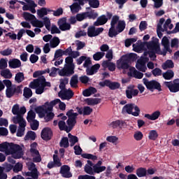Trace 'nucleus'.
Here are the masks:
<instances>
[{"mask_svg":"<svg viewBox=\"0 0 179 179\" xmlns=\"http://www.w3.org/2000/svg\"><path fill=\"white\" fill-rule=\"evenodd\" d=\"M59 104V110H62V111H65V109L66 108V105L65 103L61 101V99H56L53 101H51L50 102H45L44 105L41 106H38L35 108V111L36 114H38L39 118H43L45 116V113L47 111H52L54 108L55 106H57V104Z\"/></svg>","mask_w":179,"mask_h":179,"instance_id":"1","label":"nucleus"},{"mask_svg":"<svg viewBox=\"0 0 179 179\" xmlns=\"http://www.w3.org/2000/svg\"><path fill=\"white\" fill-rule=\"evenodd\" d=\"M122 114H129L134 117H138L141 108L134 103H127L122 109Z\"/></svg>","mask_w":179,"mask_h":179,"instance_id":"2","label":"nucleus"},{"mask_svg":"<svg viewBox=\"0 0 179 179\" xmlns=\"http://www.w3.org/2000/svg\"><path fill=\"white\" fill-rule=\"evenodd\" d=\"M66 115L68 117L66 120L67 127L69 129V132H71L76 125V118L79 114L78 113H74L73 109H71L66 113Z\"/></svg>","mask_w":179,"mask_h":179,"instance_id":"3","label":"nucleus"},{"mask_svg":"<svg viewBox=\"0 0 179 179\" xmlns=\"http://www.w3.org/2000/svg\"><path fill=\"white\" fill-rule=\"evenodd\" d=\"M126 26L127 24L124 20H120L116 27H113V29H109L108 34V37H110V38H113V37H117V36H118L120 33H122V31L125 30Z\"/></svg>","mask_w":179,"mask_h":179,"instance_id":"4","label":"nucleus"},{"mask_svg":"<svg viewBox=\"0 0 179 179\" xmlns=\"http://www.w3.org/2000/svg\"><path fill=\"white\" fill-rule=\"evenodd\" d=\"M8 154L13 155L14 159H20L23 156V148L17 144L10 143L8 148Z\"/></svg>","mask_w":179,"mask_h":179,"instance_id":"5","label":"nucleus"},{"mask_svg":"<svg viewBox=\"0 0 179 179\" xmlns=\"http://www.w3.org/2000/svg\"><path fill=\"white\" fill-rule=\"evenodd\" d=\"M143 82L148 90H150V92H153V90L162 92V85L156 80H152L149 81V80H148L147 78H143Z\"/></svg>","mask_w":179,"mask_h":179,"instance_id":"6","label":"nucleus"},{"mask_svg":"<svg viewBox=\"0 0 179 179\" xmlns=\"http://www.w3.org/2000/svg\"><path fill=\"white\" fill-rule=\"evenodd\" d=\"M164 85L168 87L171 93H177L179 92V78H176L173 81H165Z\"/></svg>","mask_w":179,"mask_h":179,"instance_id":"7","label":"nucleus"},{"mask_svg":"<svg viewBox=\"0 0 179 179\" xmlns=\"http://www.w3.org/2000/svg\"><path fill=\"white\" fill-rule=\"evenodd\" d=\"M101 87H109L110 90H117L121 87V84L118 82H113L110 80H105L104 81L99 82V83Z\"/></svg>","mask_w":179,"mask_h":179,"instance_id":"8","label":"nucleus"},{"mask_svg":"<svg viewBox=\"0 0 179 179\" xmlns=\"http://www.w3.org/2000/svg\"><path fill=\"white\" fill-rule=\"evenodd\" d=\"M75 73V66L65 65L64 67L59 71V76H71Z\"/></svg>","mask_w":179,"mask_h":179,"instance_id":"9","label":"nucleus"},{"mask_svg":"<svg viewBox=\"0 0 179 179\" xmlns=\"http://www.w3.org/2000/svg\"><path fill=\"white\" fill-rule=\"evenodd\" d=\"M74 93L73 91L71 89H66L63 91H60L58 93L59 97L62 99V100H71L73 97Z\"/></svg>","mask_w":179,"mask_h":179,"instance_id":"10","label":"nucleus"},{"mask_svg":"<svg viewBox=\"0 0 179 179\" xmlns=\"http://www.w3.org/2000/svg\"><path fill=\"white\" fill-rule=\"evenodd\" d=\"M150 48L151 50H155L156 54H157L158 55H164V57L167 55V52H171V49H170V50H167V49L164 48V50L162 51V49H160V45H159V43L157 41V43H151L150 45Z\"/></svg>","mask_w":179,"mask_h":179,"instance_id":"11","label":"nucleus"},{"mask_svg":"<svg viewBox=\"0 0 179 179\" xmlns=\"http://www.w3.org/2000/svg\"><path fill=\"white\" fill-rule=\"evenodd\" d=\"M148 60L149 59L148 57H143L138 59L136 64V69L141 72H146V69H148L146 67V62H148Z\"/></svg>","mask_w":179,"mask_h":179,"instance_id":"12","label":"nucleus"},{"mask_svg":"<svg viewBox=\"0 0 179 179\" xmlns=\"http://www.w3.org/2000/svg\"><path fill=\"white\" fill-rule=\"evenodd\" d=\"M57 24L62 31L71 30V24L66 22V17L60 18L57 22Z\"/></svg>","mask_w":179,"mask_h":179,"instance_id":"13","label":"nucleus"},{"mask_svg":"<svg viewBox=\"0 0 179 179\" xmlns=\"http://www.w3.org/2000/svg\"><path fill=\"white\" fill-rule=\"evenodd\" d=\"M117 69H129L131 64L128 60L122 56L120 59L117 62Z\"/></svg>","mask_w":179,"mask_h":179,"instance_id":"14","label":"nucleus"},{"mask_svg":"<svg viewBox=\"0 0 179 179\" xmlns=\"http://www.w3.org/2000/svg\"><path fill=\"white\" fill-rule=\"evenodd\" d=\"M41 137L43 141H50L52 138V130L49 127H45L42 129L41 133Z\"/></svg>","mask_w":179,"mask_h":179,"instance_id":"15","label":"nucleus"},{"mask_svg":"<svg viewBox=\"0 0 179 179\" xmlns=\"http://www.w3.org/2000/svg\"><path fill=\"white\" fill-rule=\"evenodd\" d=\"M60 174L64 178H71L72 173H71V167L68 165H64L60 169Z\"/></svg>","mask_w":179,"mask_h":179,"instance_id":"16","label":"nucleus"},{"mask_svg":"<svg viewBox=\"0 0 179 179\" xmlns=\"http://www.w3.org/2000/svg\"><path fill=\"white\" fill-rule=\"evenodd\" d=\"M157 44V41H150V42H145V44L147 45V48L148 50H149L148 52H147V54H148L150 58H152V61H155L156 59V58H157V56L156 55V50L155 49H151L150 45V44Z\"/></svg>","mask_w":179,"mask_h":179,"instance_id":"17","label":"nucleus"},{"mask_svg":"<svg viewBox=\"0 0 179 179\" xmlns=\"http://www.w3.org/2000/svg\"><path fill=\"white\" fill-rule=\"evenodd\" d=\"M94 164L90 160L87 161V164L85 165L84 171L87 173V174H90V176H94Z\"/></svg>","mask_w":179,"mask_h":179,"instance_id":"18","label":"nucleus"},{"mask_svg":"<svg viewBox=\"0 0 179 179\" xmlns=\"http://www.w3.org/2000/svg\"><path fill=\"white\" fill-rule=\"evenodd\" d=\"M103 164V162L98 161V162L94 164V174H100V173H103V171H106V169H107L105 166H101Z\"/></svg>","mask_w":179,"mask_h":179,"instance_id":"19","label":"nucleus"},{"mask_svg":"<svg viewBox=\"0 0 179 179\" xmlns=\"http://www.w3.org/2000/svg\"><path fill=\"white\" fill-rule=\"evenodd\" d=\"M14 124H19L20 127L26 128V120L23 118V116L20 114L17 115L13 119Z\"/></svg>","mask_w":179,"mask_h":179,"instance_id":"20","label":"nucleus"},{"mask_svg":"<svg viewBox=\"0 0 179 179\" xmlns=\"http://www.w3.org/2000/svg\"><path fill=\"white\" fill-rule=\"evenodd\" d=\"M8 66L10 69H16L22 66V62L19 59H10L8 61Z\"/></svg>","mask_w":179,"mask_h":179,"instance_id":"21","label":"nucleus"},{"mask_svg":"<svg viewBox=\"0 0 179 179\" xmlns=\"http://www.w3.org/2000/svg\"><path fill=\"white\" fill-rule=\"evenodd\" d=\"M99 69H100V64H96L91 67H88L86 69V73L87 75L92 76L94 75V73H97V72H99Z\"/></svg>","mask_w":179,"mask_h":179,"instance_id":"22","label":"nucleus"},{"mask_svg":"<svg viewBox=\"0 0 179 179\" xmlns=\"http://www.w3.org/2000/svg\"><path fill=\"white\" fill-rule=\"evenodd\" d=\"M129 71L130 73L129 74V76H132L136 79H142V78H143V73L138 71L135 67H131Z\"/></svg>","mask_w":179,"mask_h":179,"instance_id":"23","label":"nucleus"},{"mask_svg":"<svg viewBox=\"0 0 179 179\" xmlns=\"http://www.w3.org/2000/svg\"><path fill=\"white\" fill-rule=\"evenodd\" d=\"M108 22V18L106 16V15H102L99 16L96 21L94 22V26H103V24H106Z\"/></svg>","mask_w":179,"mask_h":179,"instance_id":"24","label":"nucleus"},{"mask_svg":"<svg viewBox=\"0 0 179 179\" xmlns=\"http://www.w3.org/2000/svg\"><path fill=\"white\" fill-rule=\"evenodd\" d=\"M160 111L157 110L154 113H152V115L150 114H145L144 115L145 118H147L148 120H150V121H156V120H157L159 118V117H160Z\"/></svg>","mask_w":179,"mask_h":179,"instance_id":"25","label":"nucleus"},{"mask_svg":"<svg viewBox=\"0 0 179 179\" xmlns=\"http://www.w3.org/2000/svg\"><path fill=\"white\" fill-rule=\"evenodd\" d=\"M122 57H124L130 64H132V62H135L138 59V55H136V53H130L129 55H123Z\"/></svg>","mask_w":179,"mask_h":179,"instance_id":"26","label":"nucleus"},{"mask_svg":"<svg viewBox=\"0 0 179 179\" xmlns=\"http://www.w3.org/2000/svg\"><path fill=\"white\" fill-rule=\"evenodd\" d=\"M94 93H97V90L95 87H90L83 92V95L85 97H89L92 96V94H94Z\"/></svg>","mask_w":179,"mask_h":179,"instance_id":"27","label":"nucleus"},{"mask_svg":"<svg viewBox=\"0 0 179 179\" xmlns=\"http://www.w3.org/2000/svg\"><path fill=\"white\" fill-rule=\"evenodd\" d=\"M85 101L87 102V106H96L101 103V99L99 98H87Z\"/></svg>","mask_w":179,"mask_h":179,"instance_id":"28","label":"nucleus"},{"mask_svg":"<svg viewBox=\"0 0 179 179\" xmlns=\"http://www.w3.org/2000/svg\"><path fill=\"white\" fill-rule=\"evenodd\" d=\"M162 68L164 69V71L167 69H173V68H174V62H173V60L171 59H168L164 64H162Z\"/></svg>","mask_w":179,"mask_h":179,"instance_id":"29","label":"nucleus"},{"mask_svg":"<svg viewBox=\"0 0 179 179\" xmlns=\"http://www.w3.org/2000/svg\"><path fill=\"white\" fill-rule=\"evenodd\" d=\"M1 76L2 78H4V79H12V73L10 72V70L9 69H6L4 70H1L0 72Z\"/></svg>","mask_w":179,"mask_h":179,"instance_id":"30","label":"nucleus"},{"mask_svg":"<svg viewBox=\"0 0 179 179\" xmlns=\"http://www.w3.org/2000/svg\"><path fill=\"white\" fill-rule=\"evenodd\" d=\"M124 122L122 120H115L110 123V127L115 129L120 128V129L124 127Z\"/></svg>","mask_w":179,"mask_h":179,"instance_id":"31","label":"nucleus"},{"mask_svg":"<svg viewBox=\"0 0 179 179\" xmlns=\"http://www.w3.org/2000/svg\"><path fill=\"white\" fill-rule=\"evenodd\" d=\"M162 76L165 80H171L174 78V71L167 70L165 73H163Z\"/></svg>","mask_w":179,"mask_h":179,"instance_id":"32","label":"nucleus"},{"mask_svg":"<svg viewBox=\"0 0 179 179\" xmlns=\"http://www.w3.org/2000/svg\"><path fill=\"white\" fill-rule=\"evenodd\" d=\"M70 9L71 13L73 15H75V13H78L80 9H82V7L80 5H79V3H73L72 5L70 6Z\"/></svg>","mask_w":179,"mask_h":179,"instance_id":"33","label":"nucleus"},{"mask_svg":"<svg viewBox=\"0 0 179 179\" xmlns=\"http://www.w3.org/2000/svg\"><path fill=\"white\" fill-rule=\"evenodd\" d=\"M68 137L70 142V146L72 148V146H75V144L78 143L79 142V138L76 136L72 135L71 133L68 134Z\"/></svg>","mask_w":179,"mask_h":179,"instance_id":"34","label":"nucleus"},{"mask_svg":"<svg viewBox=\"0 0 179 179\" xmlns=\"http://www.w3.org/2000/svg\"><path fill=\"white\" fill-rule=\"evenodd\" d=\"M78 83H79V80H78V75L75 74L71 78L70 86L71 87H73L74 89H76L77 87H78Z\"/></svg>","mask_w":179,"mask_h":179,"instance_id":"35","label":"nucleus"},{"mask_svg":"<svg viewBox=\"0 0 179 179\" xmlns=\"http://www.w3.org/2000/svg\"><path fill=\"white\" fill-rule=\"evenodd\" d=\"M58 127L60 131H65L67 134H69V130L66 123H65V121L59 120L58 122Z\"/></svg>","mask_w":179,"mask_h":179,"instance_id":"36","label":"nucleus"},{"mask_svg":"<svg viewBox=\"0 0 179 179\" xmlns=\"http://www.w3.org/2000/svg\"><path fill=\"white\" fill-rule=\"evenodd\" d=\"M162 45L166 51H170V41L167 36H164L162 40Z\"/></svg>","mask_w":179,"mask_h":179,"instance_id":"37","label":"nucleus"},{"mask_svg":"<svg viewBox=\"0 0 179 179\" xmlns=\"http://www.w3.org/2000/svg\"><path fill=\"white\" fill-rule=\"evenodd\" d=\"M136 174L139 178L146 177V176H147L146 168L140 167V168L137 169L136 171Z\"/></svg>","mask_w":179,"mask_h":179,"instance_id":"38","label":"nucleus"},{"mask_svg":"<svg viewBox=\"0 0 179 179\" xmlns=\"http://www.w3.org/2000/svg\"><path fill=\"white\" fill-rule=\"evenodd\" d=\"M69 82V79L66 78L60 80V84L59 85V87L61 90V92L66 90V85H68Z\"/></svg>","mask_w":179,"mask_h":179,"instance_id":"39","label":"nucleus"},{"mask_svg":"<svg viewBox=\"0 0 179 179\" xmlns=\"http://www.w3.org/2000/svg\"><path fill=\"white\" fill-rule=\"evenodd\" d=\"M27 120L28 122L31 123L32 121L36 120V113L33 110H30L27 116Z\"/></svg>","mask_w":179,"mask_h":179,"instance_id":"40","label":"nucleus"},{"mask_svg":"<svg viewBox=\"0 0 179 179\" xmlns=\"http://www.w3.org/2000/svg\"><path fill=\"white\" fill-rule=\"evenodd\" d=\"M60 148H64L65 149H67V148H69V140L68 139V137H63L59 143Z\"/></svg>","mask_w":179,"mask_h":179,"instance_id":"41","label":"nucleus"},{"mask_svg":"<svg viewBox=\"0 0 179 179\" xmlns=\"http://www.w3.org/2000/svg\"><path fill=\"white\" fill-rule=\"evenodd\" d=\"M139 94V90H135L133 91H126V97L131 99L133 97H136Z\"/></svg>","mask_w":179,"mask_h":179,"instance_id":"42","label":"nucleus"},{"mask_svg":"<svg viewBox=\"0 0 179 179\" xmlns=\"http://www.w3.org/2000/svg\"><path fill=\"white\" fill-rule=\"evenodd\" d=\"M36 132L33 131H29L27 133V135L24 136V140L28 141V139H31V141H36Z\"/></svg>","mask_w":179,"mask_h":179,"instance_id":"43","label":"nucleus"},{"mask_svg":"<svg viewBox=\"0 0 179 179\" xmlns=\"http://www.w3.org/2000/svg\"><path fill=\"white\" fill-rule=\"evenodd\" d=\"M15 80L17 83H22L24 80V73L18 72L15 74Z\"/></svg>","mask_w":179,"mask_h":179,"instance_id":"44","label":"nucleus"},{"mask_svg":"<svg viewBox=\"0 0 179 179\" xmlns=\"http://www.w3.org/2000/svg\"><path fill=\"white\" fill-rule=\"evenodd\" d=\"M9 146L10 143L8 142H3L0 144V152H6V153H9Z\"/></svg>","mask_w":179,"mask_h":179,"instance_id":"45","label":"nucleus"},{"mask_svg":"<svg viewBox=\"0 0 179 179\" xmlns=\"http://www.w3.org/2000/svg\"><path fill=\"white\" fill-rule=\"evenodd\" d=\"M120 21V16L118 15H114L112 17L111 22H110V28L109 30H114V27H115V24L118 23Z\"/></svg>","mask_w":179,"mask_h":179,"instance_id":"46","label":"nucleus"},{"mask_svg":"<svg viewBox=\"0 0 179 179\" xmlns=\"http://www.w3.org/2000/svg\"><path fill=\"white\" fill-rule=\"evenodd\" d=\"M31 24L33 27H38L39 29L44 27V23L43 22V21L36 19H35V20H32L31 22Z\"/></svg>","mask_w":179,"mask_h":179,"instance_id":"47","label":"nucleus"},{"mask_svg":"<svg viewBox=\"0 0 179 179\" xmlns=\"http://www.w3.org/2000/svg\"><path fill=\"white\" fill-rule=\"evenodd\" d=\"M59 38L55 36L52 38V39L50 41V47L51 48H55L59 45Z\"/></svg>","mask_w":179,"mask_h":179,"instance_id":"48","label":"nucleus"},{"mask_svg":"<svg viewBox=\"0 0 179 179\" xmlns=\"http://www.w3.org/2000/svg\"><path fill=\"white\" fill-rule=\"evenodd\" d=\"M54 117H55V115L54 114V113L50 110H48L43 117L45 118V122H49V121H51V120H53Z\"/></svg>","mask_w":179,"mask_h":179,"instance_id":"49","label":"nucleus"},{"mask_svg":"<svg viewBox=\"0 0 179 179\" xmlns=\"http://www.w3.org/2000/svg\"><path fill=\"white\" fill-rule=\"evenodd\" d=\"M23 96H24V97H25V99H30V97H31V96H33V92L31 91V90L30 88L25 87L24 88Z\"/></svg>","mask_w":179,"mask_h":179,"instance_id":"50","label":"nucleus"},{"mask_svg":"<svg viewBox=\"0 0 179 179\" xmlns=\"http://www.w3.org/2000/svg\"><path fill=\"white\" fill-rule=\"evenodd\" d=\"M15 95L14 86L13 85L10 88H7L6 90V96L8 99H10V97H13Z\"/></svg>","mask_w":179,"mask_h":179,"instance_id":"51","label":"nucleus"},{"mask_svg":"<svg viewBox=\"0 0 179 179\" xmlns=\"http://www.w3.org/2000/svg\"><path fill=\"white\" fill-rule=\"evenodd\" d=\"M159 137V134H157V131L151 130L149 133L148 138L150 141H156Z\"/></svg>","mask_w":179,"mask_h":179,"instance_id":"52","label":"nucleus"},{"mask_svg":"<svg viewBox=\"0 0 179 179\" xmlns=\"http://www.w3.org/2000/svg\"><path fill=\"white\" fill-rule=\"evenodd\" d=\"M25 2L29 3L30 5V8L29 10H31V13H36V6H37V4L34 2L33 0H24Z\"/></svg>","mask_w":179,"mask_h":179,"instance_id":"53","label":"nucleus"},{"mask_svg":"<svg viewBox=\"0 0 179 179\" xmlns=\"http://www.w3.org/2000/svg\"><path fill=\"white\" fill-rule=\"evenodd\" d=\"M96 31V26H90L87 29V34L88 37H94Z\"/></svg>","mask_w":179,"mask_h":179,"instance_id":"54","label":"nucleus"},{"mask_svg":"<svg viewBox=\"0 0 179 179\" xmlns=\"http://www.w3.org/2000/svg\"><path fill=\"white\" fill-rule=\"evenodd\" d=\"M81 156L83 159H87L88 160H93V162L97 160V156L93 155L92 154L84 153V154H82Z\"/></svg>","mask_w":179,"mask_h":179,"instance_id":"55","label":"nucleus"},{"mask_svg":"<svg viewBox=\"0 0 179 179\" xmlns=\"http://www.w3.org/2000/svg\"><path fill=\"white\" fill-rule=\"evenodd\" d=\"M105 53L103 52H97L93 55V59L94 61H100L103 57H104Z\"/></svg>","mask_w":179,"mask_h":179,"instance_id":"56","label":"nucleus"},{"mask_svg":"<svg viewBox=\"0 0 179 179\" xmlns=\"http://www.w3.org/2000/svg\"><path fill=\"white\" fill-rule=\"evenodd\" d=\"M29 124H30V127H31V129H32V131H37V129H38V127L40 125L38 120H35Z\"/></svg>","mask_w":179,"mask_h":179,"instance_id":"57","label":"nucleus"},{"mask_svg":"<svg viewBox=\"0 0 179 179\" xmlns=\"http://www.w3.org/2000/svg\"><path fill=\"white\" fill-rule=\"evenodd\" d=\"M12 52H13V50L10 48H8L7 49H5L3 51L0 52L1 55H3V57H9V55H12Z\"/></svg>","mask_w":179,"mask_h":179,"instance_id":"58","label":"nucleus"},{"mask_svg":"<svg viewBox=\"0 0 179 179\" xmlns=\"http://www.w3.org/2000/svg\"><path fill=\"white\" fill-rule=\"evenodd\" d=\"M90 6L96 9L100 6V1L99 0H90Z\"/></svg>","mask_w":179,"mask_h":179,"instance_id":"59","label":"nucleus"},{"mask_svg":"<svg viewBox=\"0 0 179 179\" xmlns=\"http://www.w3.org/2000/svg\"><path fill=\"white\" fill-rule=\"evenodd\" d=\"M76 17L78 22H82L83 20H85V19H87L86 15V12L82 13H78L76 15Z\"/></svg>","mask_w":179,"mask_h":179,"instance_id":"60","label":"nucleus"},{"mask_svg":"<svg viewBox=\"0 0 179 179\" xmlns=\"http://www.w3.org/2000/svg\"><path fill=\"white\" fill-rule=\"evenodd\" d=\"M23 16L25 20H34V19H36V16H34V15L27 12L24 13Z\"/></svg>","mask_w":179,"mask_h":179,"instance_id":"61","label":"nucleus"},{"mask_svg":"<svg viewBox=\"0 0 179 179\" xmlns=\"http://www.w3.org/2000/svg\"><path fill=\"white\" fill-rule=\"evenodd\" d=\"M2 169L4 171H6V173H9L10 170H13V165L8 163H5L3 166H2Z\"/></svg>","mask_w":179,"mask_h":179,"instance_id":"62","label":"nucleus"},{"mask_svg":"<svg viewBox=\"0 0 179 179\" xmlns=\"http://www.w3.org/2000/svg\"><path fill=\"white\" fill-rule=\"evenodd\" d=\"M93 113V108L90 106H84L83 115H90Z\"/></svg>","mask_w":179,"mask_h":179,"instance_id":"63","label":"nucleus"},{"mask_svg":"<svg viewBox=\"0 0 179 179\" xmlns=\"http://www.w3.org/2000/svg\"><path fill=\"white\" fill-rule=\"evenodd\" d=\"M87 17H89V19H96L97 16H99V14L97 13H95L94 11L91 12H85Z\"/></svg>","mask_w":179,"mask_h":179,"instance_id":"64","label":"nucleus"}]
</instances>
